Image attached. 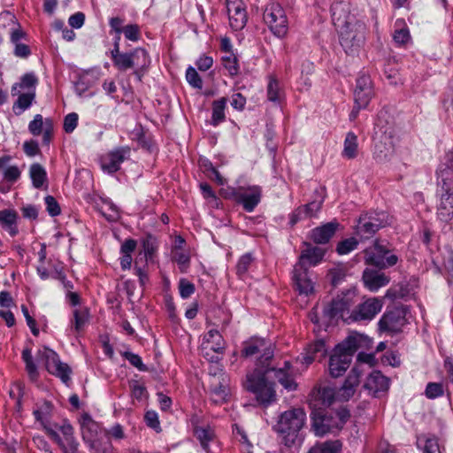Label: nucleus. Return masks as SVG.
I'll return each instance as SVG.
<instances>
[{
	"mask_svg": "<svg viewBox=\"0 0 453 453\" xmlns=\"http://www.w3.org/2000/svg\"><path fill=\"white\" fill-rule=\"evenodd\" d=\"M55 406L50 400L37 401L33 408V416L40 423L49 438L56 443L62 453H80V443L74 436V428L70 421L64 418L59 423L51 424Z\"/></svg>",
	"mask_w": 453,
	"mask_h": 453,
	"instance_id": "f257e3e1",
	"label": "nucleus"
},
{
	"mask_svg": "<svg viewBox=\"0 0 453 453\" xmlns=\"http://www.w3.org/2000/svg\"><path fill=\"white\" fill-rule=\"evenodd\" d=\"M358 301V290L356 287L344 289L337 294L324 308V316L330 323L339 320L350 325L353 308Z\"/></svg>",
	"mask_w": 453,
	"mask_h": 453,
	"instance_id": "f03ea898",
	"label": "nucleus"
},
{
	"mask_svg": "<svg viewBox=\"0 0 453 453\" xmlns=\"http://www.w3.org/2000/svg\"><path fill=\"white\" fill-rule=\"evenodd\" d=\"M305 424L306 412L304 409L292 407L280 414L274 430L282 436L284 444L291 447L296 443Z\"/></svg>",
	"mask_w": 453,
	"mask_h": 453,
	"instance_id": "7ed1b4c3",
	"label": "nucleus"
},
{
	"mask_svg": "<svg viewBox=\"0 0 453 453\" xmlns=\"http://www.w3.org/2000/svg\"><path fill=\"white\" fill-rule=\"evenodd\" d=\"M269 372L270 368H255L247 373L244 382L245 389L252 393L257 403L263 407L271 405L277 399L275 383L266 377Z\"/></svg>",
	"mask_w": 453,
	"mask_h": 453,
	"instance_id": "20e7f679",
	"label": "nucleus"
},
{
	"mask_svg": "<svg viewBox=\"0 0 453 453\" xmlns=\"http://www.w3.org/2000/svg\"><path fill=\"white\" fill-rule=\"evenodd\" d=\"M111 61L119 72L133 70V74L139 81L142 80L151 63L149 52L142 47H136L127 52L122 51Z\"/></svg>",
	"mask_w": 453,
	"mask_h": 453,
	"instance_id": "39448f33",
	"label": "nucleus"
},
{
	"mask_svg": "<svg viewBox=\"0 0 453 453\" xmlns=\"http://www.w3.org/2000/svg\"><path fill=\"white\" fill-rule=\"evenodd\" d=\"M349 416V411L345 408L330 412L316 410L311 415V429L318 436L334 433L343 427Z\"/></svg>",
	"mask_w": 453,
	"mask_h": 453,
	"instance_id": "423d86ee",
	"label": "nucleus"
},
{
	"mask_svg": "<svg viewBox=\"0 0 453 453\" xmlns=\"http://www.w3.org/2000/svg\"><path fill=\"white\" fill-rule=\"evenodd\" d=\"M358 337L349 336L334 348L328 364L332 377L337 378L346 372L351 363L352 356L358 349Z\"/></svg>",
	"mask_w": 453,
	"mask_h": 453,
	"instance_id": "0eeeda50",
	"label": "nucleus"
},
{
	"mask_svg": "<svg viewBox=\"0 0 453 453\" xmlns=\"http://www.w3.org/2000/svg\"><path fill=\"white\" fill-rule=\"evenodd\" d=\"M241 357L245 358L257 357V367L259 369L270 368V362L273 357L271 342L265 338L251 337L243 342Z\"/></svg>",
	"mask_w": 453,
	"mask_h": 453,
	"instance_id": "6e6552de",
	"label": "nucleus"
},
{
	"mask_svg": "<svg viewBox=\"0 0 453 453\" xmlns=\"http://www.w3.org/2000/svg\"><path fill=\"white\" fill-rule=\"evenodd\" d=\"M221 195L241 204L247 212H252L261 201L262 188L259 186L227 188Z\"/></svg>",
	"mask_w": 453,
	"mask_h": 453,
	"instance_id": "1a4fd4ad",
	"label": "nucleus"
},
{
	"mask_svg": "<svg viewBox=\"0 0 453 453\" xmlns=\"http://www.w3.org/2000/svg\"><path fill=\"white\" fill-rule=\"evenodd\" d=\"M263 18L274 36L286 37L288 32V19L285 9L279 3H270L264 12Z\"/></svg>",
	"mask_w": 453,
	"mask_h": 453,
	"instance_id": "9d476101",
	"label": "nucleus"
},
{
	"mask_svg": "<svg viewBox=\"0 0 453 453\" xmlns=\"http://www.w3.org/2000/svg\"><path fill=\"white\" fill-rule=\"evenodd\" d=\"M37 357L44 362V366L50 374L59 378L62 382L68 385L71 381L72 370L67 364L61 362L57 352L49 348H44L38 351Z\"/></svg>",
	"mask_w": 453,
	"mask_h": 453,
	"instance_id": "9b49d317",
	"label": "nucleus"
},
{
	"mask_svg": "<svg viewBox=\"0 0 453 453\" xmlns=\"http://www.w3.org/2000/svg\"><path fill=\"white\" fill-rule=\"evenodd\" d=\"M384 305L381 297H366L353 308L351 324L369 323L381 311Z\"/></svg>",
	"mask_w": 453,
	"mask_h": 453,
	"instance_id": "f8f14e48",
	"label": "nucleus"
},
{
	"mask_svg": "<svg viewBox=\"0 0 453 453\" xmlns=\"http://www.w3.org/2000/svg\"><path fill=\"white\" fill-rule=\"evenodd\" d=\"M368 29L364 23L357 22L342 33L341 44L346 53L354 54L364 47Z\"/></svg>",
	"mask_w": 453,
	"mask_h": 453,
	"instance_id": "ddd939ff",
	"label": "nucleus"
},
{
	"mask_svg": "<svg viewBox=\"0 0 453 453\" xmlns=\"http://www.w3.org/2000/svg\"><path fill=\"white\" fill-rule=\"evenodd\" d=\"M81 431L82 439L88 444L90 451L97 449L106 441L104 440L106 432L103 431L99 424L94 421L88 414H84L81 417Z\"/></svg>",
	"mask_w": 453,
	"mask_h": 453,
	"instance_id": "4468645a",
	"label": "nucleus"
},
{
	"mask_svg": "<svg viewBox=\"0 0 453 453\" xmlns=\"http://www.w3.org/2000/svg\"><path fill=\"white\" fill-rule=\"evenodd\" d=\"M28 132L33 136H42V144L49 147L54 139L55 124L51 118H43L42 114H35L28 123Z\"/></svg>",
	"mask_w": 453,
	"mask_h": 453,
	"instance_id": "2eb2a0df",
	"label": "nucleus"
},
{
	"mask_svg": "<svg viewBox=\"0 0 453 453\" xmlns=\"http://www.w3.org/2000/svg\"><path fill=\"white\" fill-rule=\"evenodd\" d=\"M406 324L404 311L400 308L388 310L378 321V330L380 333L395 334L402 331Z\"/></svg>",
	"mask_w": 453,
	"mask_h": 453,
	"instance_id": "dca6fc26",
	"label": "nucleus"
},
{
	"mask_svg": "<svg viewBox=\"0 0 453 453\" xmlns=\"http://www.w3.org/2000/svg\"><path fill=\"white\" fill-rule=\"evenodd\" d=\"M373 96L374 90L371 77L365 73H361L356 81L354 90V101L357 105V111L366 108Z\"/></svg>",
	"mask_w": 453,
	"mask_h": 453,
	"instance_id": "f3484780",
	"label": "nucleus"
},
{
	"mask_svg": "<svg viewBox=\"0 0 453 453\" xmlns=\"http://www.w3.org/2000/svg\"><path fill=\"white\" fill-rule=\"evenodd\" d=\"M128 146L116 148L100 157L101 168L108 173H115L120 169L121 164L130 157Z\"/></svg>",
	"mask_w": 453,
	"mask_h": 453,
	"instance_id": "a211bd4d",
	"label": "nucleus"
},
{
	"mask_svg": "<svg viewBox=\"0 0 453 453\" xmlns=\"http://www.w3.org/2000/svg\"><path fill=\"white\" fill-rule=\"evenodd\" d=\"M230 27L235 30H242L248 20L247 12L242 0H226Z\"/></svg>",
	"mask_w": 453,
	"mask_h": 453,
	"instance_id": "6ab92c4d",
	"label": "nucleus"
},
{
	"mask_svg": "<svg viewBox=\"0 0 453 453\" xmlns=\"http://www.w3.org/2000/svg\"><path fill=\"white\" fill-rule=\"evenodd\" d=\"M390 386V380L380 371L372 372L366 378L364 388L374 397H380L385 395Z\"/></svg>",
	"mask_w": 453,
	"mask_h": 453,
	"instance_id": "aec40b11",
	"label": "nucleus"
},
{
	"mask_svg": "<svg viewBox=\"0 0 453 453\" xmlns=\"http://www.w3.org/2000/svg\"><path fill=\"white\" fill-rule=\"evenodd\" d=\"M225 347V341L218 330L211 329L204 334L202 343V351L208 360L212 362L218 360V357L214 358V357H210L208 350H212L217 354H223Z\"/></svg>",
	"mask_w": 453,
	"mask_h": 453,
	"instance_id": "412c9836",
	"label": "nucleus"
},
{
	"mask_svg": "<svg viewBox=\"0 0 453 453\" xmlns=\"http://www.w3.org/2000/svg\"><path fill=\"white\" fill-rule=\"evenodd\" d=\"M303 249L299 257L298 262L295 265L299 268H308L320 264L325 257V250L317 246H312L309 242H304Z\"/></svg>",
	"mask_w": 453,
	"mask_h": 453,
	"instance_id": "4be33fe9",
	"label": "nucleus"
},
{
	"mask_svg": "<svg viewBox=\"0 0 453 453\" xmlns=\"http://www.w3.org/2000/svg\"><path fill=\"white\" fill-rule=\"evenodd\" d=\"M90 319L89 308L79 306L72 311V316L69 320V330L76 336L84 333Z\"/></svg>",
	"mask_w": 453,
	"mask_h": 453,
	"instance_id": "5701e85b",
	"label": "nucleus"
},
{
	"mask_svg": "<svg viewBox=\"0 0 453 453\" xmlns=\"http://www.w3.org/2000/svg\"><path fill=\"white\" fill-rule=\"evenodd\" d=\"M292 280L294 288L300 295L309 296L314 292V283L308 275V268H299L294 266Z\"/></svg>",
	"mask_w": 453,
	"mask_h": 453,
	"instance_id": "b1692460",
	"label": "nucleus"
},
{
	"mask_svg": "<svg viewBox=\"0 0 453 453\" xmlns=\"http://www.w3.org/2000/svg\"><path fill=\"white\" fill-rule=\"evenodd\" d=\"M362 280L365 288L371 292H377L389 283L390 277L380 271L365 269L363 272Z\"/></svg>",
	"mask_w": 453,
	"mask_h": 453,
	"instance_id": "393cba45",
	"label": "nucleus"
},
{
	"mask_svg": "<svg viewBox=\"0 0 453 453\" xmlns=\"http://www.w3.org/2000/svg\"><path fill=\"white\" fill-rule=\"evenodd\" d=\"M19 216L14 209L0 210V227L7 232L11 237H15L19 234Z\"/></svg>",
	"mask_w": 453,
	"mask_h": 453,
	"instance_id": "a878e982",
	"label": "nucleus"
},
{
	"mask_svg": "<svg viewBox=\"0 0 453 453\" xmlns=\"http://www.w3.org/2000/svg\"><path fill=\"white\" fill-rule=\"evenodd\" d=\"M360 382L359 373L356 369H352L346 378L343 385L336 390V400L348 401L356 392V388Z\"/></svg>",
	"mask_w": 453,
	"mask_h": 453,
	"instance_id": "bb28decb",
	"label": "nucleus"
},
{
	"mask_svg": "<svg viewBox=\"0 0 453 453\" xmlns=\"http://www.w3.org/2000/svg\"><path fill=\"white\" fill-rule=\"evenodd\" d=\"M338 226L336 221H332L315 227L311 231L310 238L317 244H326L334 235Z\"/></svg>",
	"mask_w": 453,
	"mask_h": 453,
	"instance_id": "cd10ccee",
	"label": "nucleus"
},
{
	"mask_svg": "<svg viewBox=\"0 0 453 453\" xmlns=\"http://www.w3.org/2000/svg\"><path fill=\"white\" fill-rule=\"evenodd\" d=\"M28 175L32 186L39 190H47L49 187L48 173L45 167L40 163H33L29 166Z\"/></svg>",
	"mask_w": 453,
	"mask_h": 453,
	"instance_id": "c85d7f7f",
	"label": "nucleus"
},
{
	"mask_svg": "<svg viewBox=\"0 0 453 453\" xmlns=\"http://www.w3.org/2000/svg\"><path fill=\"white\" fill-rule=\"evenodd\" d=\"M270 371L274 372V377L285 389L294 391L297 388V383L294 379L291 365L288 361L284 362L282 368L274 369L270 367Z\"/></svg>",
	"mask_w": 453,
	"mask_h": 453,
	"instance_id": "c756f323",
	"label": "nucleus"
},
{
	"mask_svg": "<svg viewBox=\"0 0 453 453\" xmlns=\"http://www.w3.org/2000/svg\"><path fill=\"white\" fill-rule=\"evenodd\" d=\"M39 80L35 73L30 72L22 75L19 82L12 86V96L19 94V92L36 93V87Z\"/></svg>",
	"mask_w": 453,
	"mask_h": 453,
	"instance_id": "7c9ffc66",
	"label": "nucleus"
},
{
	"mask_svg": "<svg viewBox=\"0 0 453 453\" xmlns=\"http://www.w3.org/2000/svg\"><path fill=\"white\" fill-rule=\"evenodd\" d=\"M193 434L195 437L200 442L201 447L206 453L211 452L210 443L214 441L216 439V434L214 429L209 426H198L196 425L193 427Z\"/></svg>",
	"mask_w": 453,
	"mask_h": 453,
	"instance_id": "2f4dec72",
	"label": "nucleus"
},
{
	"mask_svg": "<svg viewBox=\"0 0 453 453\" xmlns=\"http://www.w3.org/2000/svg\"><path fill=\"white\" fill-rule=\"evenodd\" d=\"M387 254L388 251L384 247L376 242L373 246L364 250L365 262L368 265H373L380 268L381 265H384V255Z\"/></svg>",
	"mask_w": 453,
	"mask_h": 453,
	"instance_id": "473e14b6",
	"label": "nucleus"
},
{
	"mask_svg": "<svg viewBox=\"0 0 453 453\" xmlns=\"http://www.w3.org/2000/svg\"><path fill=\"white\" fill-rule=\"evenodd\" d=\"M326 345L323 340H318L309 344L303 356V363L311 365L315 360H320L326 355Z\"/></svg>",
	"mask_w": 453,
	"mask_h": 453,
	"instance_id": "72a5a7b5",
	"label": "nucleus"
},
{
	"mask_svg": "<svg viewBox=\"0 0 453 453\" xmlns=\"http://www.w3.org/2000/svg\"><path fill=\"white\" fill-rule=\"evenodd\" d=\"M311 399L322 405H330L336 400V390L330 386H316L310 394Z\"/></svg>",
	"mask_w": 453,
	"mask_h": 453,
	"instance_id": "f704fd0d",
	"label": "nucleus"
},
{
	"mask_svg": "<svg viewBox=\"0 0 453 453\" xmlns=\"http://www.w3.org/2000/svg\"><path fill=\"white\" fill-rule=\"evenodd\" d=\"M137 247V242L134 239H126L120 246L119 264L123 271L130 270L133 262L132 254Z\"/></svg>",
	"mask_w": 453,
	"mask_h": 453,
	"instance_id": "c9c22d12",
	"label": "nucleus"
},
{
	"mask_svg": "<svg viewBox=\"0 0 453 453\" xmlns=\"http://www.w3.org/2000/svg\"><path fill=\"white\" fill-rule=\"evenodd\" d=\"M436 174L439 196L441 197H453V179L449 177V173L445 169L438 168Z\"/></svg>",
	"mask_w": 453,
	"mask_h": 453,
	"instance_id": "e433bc0d",
	"label": "nucleus"
},
{
	"mask_svg": "<svg viewBox=\"0 0 453 453\" xmlns=\"http://www.w3.org/2000/svg\"><path fill=\"white\" fill-rule=\"evenodd\" d=\"M158 250V244L156 239L151 235L148 234L142 240V262H146L147 265L149 263H153L155 257H157Z\"/></svg>",
	"mask_w": 453,
	"mask_h": 453,
	"instance_id": "4c0bfd02",
	"label": "nucleus"
},
{
	"mask_svg": "<svg viewBox=\"0 0 453 453\" xmlns=\"http://www.w3.org/2000/svg\"><path fill=\"white\" fill-rule=\"evenodd\" d=\"M266 96L267 99L274 104H280L284 100V90L281 88L279 80L274 75L268 76Z\"/></svg>",
	"mask_w": 453,
	"mask_h": 453,
	"instance_id": "58836bf2",
	"label": "nucleus"
},
{
	"mask_svg": "<svg viewBox=\"0 0 453 453\" xmlns=\"http://www.w3.org/2000/svg\"><path fill=\"white\" fill-rule=\"evenodd\" d=\"M14 96H17V99L13 103L12 111L15 115L19 116L33 105L36 93L19 92Z\"/></svg>",
	"mask_w": 453,
	"mask_h": 453,
	"instance_id": "ea45409f",
	"label": "nucleus"
},
{
	"mask_svg": "<svg viewBox=\"0 0 453 453\" xmlns=\"http://www.w3.org/2000/svg\"><path fill=\"white\" fill-rule=\"evenodd\" d=\"M227 98L223 96L219 99L214 100L211 104V124L213 127L219 126L220 123L226 120V108Z\"/></svg>",
	"mask_w": 453,
	"mask_h": 453,
	"instance_id": "a19ab883",
	"label": "nucleus"
},
{
	"mask_svg": "<svg viewBox=\"0 0 453 453\" xmlns=\"http://www.w3.org/2000/svg\"><path fill=\"white\" fill-rule=\"evenodd\" d=\"M393 40L398 46L405 45L411 41L410 30L404 19H398L395 20Z\"/></svg>",
	"mask_w": 453,
	"mask_h": 453,
	"instance_id": "79ce46f5",
	"label": "nucleus"
},
{
	"mask_svg": "<svg viewBox=\"0 0 453 453\" xmlns=\"http://www.w3.org/2000/svg\"><path fill=\"white\" fill-rule=\"evenodd\" d=\"M358 155L357 136L353 132L346 134L342 156L347 159L356 158Z\"/></svg>",
	"mask_w": 453,
	"mask_h": 453,
	"instance_id": "37998d69",
	"label": "nucleus"
},
{
	"mask_svg": "<svg viewBox=\"0 0 453 453\" xmlns=\"http://www.w3.org/2000/svg\"><path fill=\"white\" fill-rule=\"evenodd\" d=\"M21 358L25 363L26 372L31 381L35 382L39 379V372L32 356V349L25 348L21 353Z\"/></svg>",
	"mask_w": 453,
	"mask_h": 453,
	"instance_id": "c03bdc74",
	"label": "nucleus"
},
{
	"mask_svg": "<svg viewBox=\"0 0 453 453\" xmlns=\"http://www.w3.org/2000/svg\"><path fill=\"white\" fill-rule=\"evenodd\" d=\"M134 271L139 279L140 285L144 288L150 280L149 265L146 262H142V252H139L134 259Z\"/></svg>",
	"mask_w": 453,
	"mask_h": 453,
	"instance_id": "a18cd8bd",
	"label": "nucleus"
},
{
	"mask_svg": "<svg viewBox=\"0 0 453 453\" xmlns=\"http://www.w3.org/2000/svg\"><path fill=\"white\" fill-rule=\"evenodd\" d=\"M437 215L441 220L448 222L453 218V197L440 196V203L437 207Z\"/></svg>",
	"mask_w": 453,
	"mask_h": 453,
	"instance_id": "49530a36",
	"label": "nucleus"
},
{
	"mask_svg": "<svg viewBox=\"0 0 453 453\" xmlns=\"http://www.w3.org/2000/svg\"><path fill=\"white\" fill-rule=\"evenodd\" d=\"M99 211L109 222H117L120 219L119 208L110 200L103 201Z\"/></svg>",
	"mask_w": 453,
	"mask_h": 453,
	"instance_id": "de8ad7c7",
	"label": "nucleus"
},
{
	"mask_svg": "<svg viewBox=\"0 0 453 453\" xmlns=\"http://www.w3.org/2000/svg\"><path fill=\"white\" fill-rule=\"evenodd\" d=\"M342 444L339 440L326 441L313 446L309 453H341Z\"/></svg>",
	"mask_w": 453,
	"mask_h": 453,
	"instance_id": "09e8293b",
	"label": "nucleus"
},
{
	"mask_svg": "<svg viewBox=\"0 0 453 453\" xmlns=\"http://www.w3.org/2000/svg\"><path fill=\"white\" fill-rule=\"evenodd\" d=\"M380 227V225L365 219H360L357 226V233L362 238L368 239L372 237Z\"/></svg>",
	"mask_w": 453,
	"mask_h": 453,
	"instance_id": "8fccbe9b",
	"label": "nucleus"
},
{
	"mask_svg": "<svg viewBox=\"0 0 453 453\" xmlns=\"http://www.w3.org/2000/svg\"><path fill=\"white\" fill-rule=\"evenodd\" d=\"M172 260L175 262L181 273H187L190 267L191 257L189 251L175 250L172 251Z\"/></svg>",
	"mask_w": 453,
	"mask_h": 453,
	"instance_id": "3c124183",
	"label": "nucleus"
},
{
	"mask_svg": "<svg viewBox=\"0 0 453 453\" xmlns=\"http://www.w3.org/2000/svg\"><path fill=\"white\" fill-rule=\"evenodd\" d=\"M221 63L224 68L227 71L230 77H235L240 73V65L237 57L233 54L224 55L221 58Z\"/></svg>",
	"mask_w": 453,
	"mask_h": 453,
	"instance_id": "603ef678",
	"label": "nucleus"
},
{
	"mask_svg": "<svg viewBox=\"0 0 453 453\" xmlns=\"http://www.w3.org/2000/svg\"><path fill=\"white\" fill-rule=\"evenodd\" d=\"M21 176V170L18 165H10L4 169L3 179L7 184L13 185Z\"/></svg>",
	"mask_w": 453,
	"mask_h": 453,
	"instance_id": "864d4df0",
	"label": "nucleus"
},
{
	"mask_svg": "<svg viewBox=\"0 0 453 453\" xmlns=\"http://www.w3.org/2000/svg\"><path fill=\"white\" fill-rule=\"evenodd\" d=\"M444 395V388L441 382H429L425 389V395L428 399H435Z\"/></svg>",
	"mask_w": 453,
	"mask_h": 453,
	"instance_id": "5fc2aeb1",
	"label": "nucleus"
},
{
	"mask_svg": "<svg viewBox=\"0 0 453 453\" xmlns=\"http://www.w3.org/2000/svg\"><path fill=\"white\" fill-rule=\"evenodd\" d=\"M22 149L25 155L28 157H34L41 155L42 153L39 142L35 139L25 141L23 142Z\"/></svg>",
	"mask_w": 453,
	"mask_h": 453,
	"instance_id": "6e6d98bb",
	"label": "nucleus"
},
{
	"mask_svg": "<svg viewBox=\"0 0 453 453\" xmlns=\"http://www.w3.org/2000/svg\"><path fill=\"white\" fill-rule=\"evenodd\" d=\"M252 262L253 257L249 253L244 254L240 257L236 265V273L240 278H243V276L247 273Z\"/></svg>",
	"mask_w": 453,
	"mask_h": 453,
	"instance_id": "4d7b16f0",
	"label": "nucleus"
},
{
	"mask_svg": "<svg viewBox=\"0 0 453 453\" xmlns=\"http://www.w3.org/2000/svg\"><path fill=\"white\" fill-rule=\"evenodd\" d=\"M122 33L127 40L138 42L141 38V27L137 24H128L124 26Z\"/></svg>",
	"mask_w": 453,
	"mask_h": 453,
	"instance_id": "13d9d810",
	"label": "nucleus"
},
{
	"mask_svg": "<svg viewBox=\"0 0 453 453\" xmlns=\"http://www.w3.org/2000/svg\"><path fill=\"white\" fill-rule=\"evenodd\" d=\"M186 80L192 88L198 89L203 88V80L193 66H188L187 68Z\"/></svg>",
	"mask_w": 453,
	"mask_h": 453,
	"instance_id": "bf43d9fd",
	"label": "nucleus"
},
{
	"mask_svg": "<svg viewBox=\"0 0 453 453\" xmlns=\"http://www.w3.org/2000/svg\"><path fill=\"white\" fill-rule=\"evenodd\" d=\"M131 395L137 401H142L148 397V391L142 384L134 380L130 384Z\"/></svg>",
	"mask_w": 453,
	"mask_h": 453,
	"instance_id": "052dcab7",
	"label": "nucleus"
},
{
	"mask_svg": "<svg viewBox=\"0 0 453 453\" xmlns=\"http://www.w3.org/2000/svg\"><path fill=\"white\" fill-rule=\"evenodd\" d=\"M121 355L125 359H127L133 366L137 368L139 371H148L147 366L143 364L142 357L139 355L130 351H125Z\"/></svg>",
	"mask_w": 453,
	"mask_h": 453,
	"instance_id": "680f3d73",
	"label": "nucleus"
},
{
	"mask_svg": "<svg viewBox=\"0 0 453 453\" xmlns=\"http://www.w3.org/2000/svg\"><path fill=\"white\" fill-rule=\"evenodd\" d=\"M358 242L354 237L345 239L338 243L336 251L340 255H345L354 250Z\"/></svg>",
	"mask_w": 453,
	"mask_h": 453,
	"instance_id": "e2e57ef3",
	"label": "nucleus"
},
{
	"mask_svg": "<svg viewBox=\"0 0 453 453\" xmlns=\"http://www.w3.org/2000/svg\"><path fill=\"white\" fill-rule=\"evenodd\" d=\"M195 285L185 278H182L179 281V291L180 296L183 299L190 297L195 293Z\"/></svg>",
	"mask_w": 453,
	"mask_h": 453,
	"instance_id": "0e129e2a",
	"label": "nucleus"
},
{
	"mask_svg": "<svg viewBox=\"0 0 453 453\" xmlns=\"http://www.w3.org/2000/svg\"><path fill=\"white\" fill-rule=\"evenodd\" d=\"M144 420L149 427L154 429L157 433L161 432L158 415L155 411H147L144 415Z\"/></svg>",
	"mask_w": 453,
	"mask_h": 453,
	"instance_id": "69168bd1",
	"label": "nucleus"
},
{
	"mask_svg": "<svg viewBox=\"0 0 453 453\" xmlns=\"http://www.w3.org/2000/svg\"><path fill=\"white\" fill-rule=\"evenodd\" d=\"M204 166L205 171L208 173V177L211 180L215 181L218 185L220 186H223L226 183V180L211 162H208V164H206Z\"/></svg>",
	"mask_w": 453,
	"mask_h": 453,
	"instance_id": "338daca9",
	"label": "nucleus"
},
{
	"mask_svg": "<svg viewBox=\"0 0 453 453\" xmlns=\"http://www.w3.org/2000/svg\"><path fill=\"white\" fill-rule=\"evenodd\" d=\"M78 119H79V117H78L77 113L72 112V113L67 114L65 117L64 124H63V128H64L65 132L67 134H71L72 132H73V130L76 128V127L78 125Z\"/></svg>",
	"mask_w": 453,
	"mask_h": 453,
	"instance_id": "774afa93",
	"label": "nucleus"
}]
</instances>
